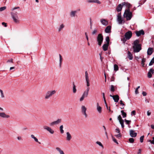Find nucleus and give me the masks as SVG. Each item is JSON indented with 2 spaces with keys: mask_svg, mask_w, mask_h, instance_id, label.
Here are the masks:
<instances>
[{
  "mask_svg": "<svg viewBox=\"0 0 154 154\" xmlns=\"http://www.w3.org/2000/svg\"><path fill=\"white\" fill-rule=\"evenodd\" d=\"M20 8L19 7H15L11 9L12 11L11 12V18L13 21L15 23L17 24L20 23V20L18 16V12L14 10L16 9Z\"/></svg>",
  "mask_w": 154,
  "mask_h": 154,
  "instance_id": "nucleus-1",
  "label": "nucleus"
},
{
  "mask_svg": "<svg viewBox=\"0 0 154 154\" xmlns=\"http://www.w3.org/2000/svg\"><path fill=\"white\" fill-rule=\"evenodd\" d=\"M139 43L140 40L139 39H136L134 41L133 44V48L134 52H138L141 50V45Z\"/></svg>",
  "mask_w": 154,
  "mask_h": 154,
  "instance_id": "nucleus-2",
  "label": "nucleus"
},
{
  "mask_svg": "<svg viewBox=\"0 0 154 154\" xmlns=\"http://www.w3.org/2000/svg\"><path fill=\"white\" fill-rule=\"evenodd\" d=\"M123 16L126 18L127 20H131L132 17V13L130 11V9L127 8L125 10Z\"/></svg>",
  "mask_w": 154,
  "mask_h": 154,
  "instance_id": "nucleus-3",
  "label": "nucleus"
},
{
  "mask_svg": "<svg viewBox=\"0 0 154 154\" xmlns=\"http://www.w3.org/2000/svg\"><path fill=\"white\" fill-rule=\"evenodd\" d=\"M56 92L55 90L49 91H47L45 93V99L47 100L50 98Z\"/></svg>",
  "mask_w": 154,
  "mask_h": 154,
  "instance_id": "nucleus-4",
  "label": "nucleus"
},
{
  "mask_svg": "<svg viewBox=\"0 0 154 154\" xmlns=\"http://www.w3.org/2000/svg\"><path fill=\"white\" fill-rule=\"evenodd\" d=\"M103 37L101 34H99L97 38V44L99 46H100L103 42Z\"/></svg>",
  "mask_w": 154,
  "mask_h": 154,
  "instance_id": "nucleus-5",
  "label": "nucleus"
},
{
  "mask_svg": "<svg viewBox=\"0 0 154 154\" xmlns=\"http://www.w3.org/2000/svg\"><path fill=\"white\" fill-rule=\"evenodd\" d=\"M117 17V20L119 24H122V23H125V21L122 18L121 12L118 14Z\"/></svg>",
  "mask_w": 154,
  "mask_h": 154,
  "instance_id": "nucleus-6",
  "label": "nucleus"
},
{
  "mask_svg": "<svg viewBox=\"0 0 154 154\" xmlns=\"http://www.w3.org/2000/svg\"><path fill=\"white\" fill-rule=\"evenodd\" d=\"M43 128L44 129L46 130L51 134H53L54 133V131L49 126L45 125L43 126Z\"/></svg>",
  "mask_w": 154,
  "mask_h": 154,
  "instance_id": "nucleus-7",
  "label": "nucleus"
},
{
  "mask_svg": "<svg viewBox=\"0 0 154 154\" xmlns=\"http://www.w3.org/2000/svg\"><path fill=\"white\" fill-rule=\"evenodd\" d=\"M132 34L131 31H129L125 33L124 36L127 40H129L132 37Z\"/></svg>",
  "mask_w": 154,
  "mask_h": 154,
  "instance_id": "nucleus-8",
  "label": "nucleus"
},
{
  "mask_svg": "<svg viewBox=\"0 0 154 154\" xmlns=\"http://www.w3.org/2000/svg\"><path fill=\"white\" fill-rule=\"evenodd\" d=\"M81 112L82 114L84 115L85 118L87 117L88 115L86 113L87 108L83 105H82L81 107Z\"/></svg>",
  "mask_w": 154,
  "mask_h": 154,
  "instance_id": "nucleus-9",
  "label": "nucleus"
},
{
  "mask_svg": "<svg viewBox=\"0 0 154 154\" xmlns=\"http://www.w3.org/2000/svg\"><path fill=\"white\" fill-rule=\"evenodd\" d=\"M136 34L137 36L139 37L141 35H144L145 33L143 30H141L139 31H136Z\"/></svg>",
  "mask_w": 154,
  "mask_h": 154,
  "instance_id": "nucleus-10",
  "label": "nucleus"
},
{
  "mask_svg": "<svg viewBox=\"0 0 154 154\" xmlns=\"http://www.w3.org/2000/svg\"><path fill=\"white\" fill-rule=\"evenodd\" d=\"M123 6L122 3L119 4L116 7V10L118 12H120L122 11Z\"/></svg>",
  "mask_w": 154,
  "mask_h": 154,
  "instance_id": "nucleus-11",
  "label": "nucleus"
},
{
  "mask_svg": "<svg viewBox=\"0 0 154 154\" xmlns=\"http://www.w3.org/2000/svg\"><path fill=\"white\" fill-rule=\"evenodd\" d=\"M90 88L89 87H88L86 90L84 91L82 95L85 97H87L89 91V90Z\"/></svg>",
  "mask_w": 154,
  "mask_h": 154,
  "instance_id": "nucleus-12",
  "label": "nucleus"
},
{
  "mask_svg": "<svg viewBox=\"0 0 154 154\" xmlns=\"http://www.w3.org/2000/svg\"><path fill=\"white\" fill-rule=\"evenodd\" d=\"M153 73L154 70L153 69H150L148 73V77L149 78H151L152 77V74H153Z\"/></svg>",
  "mask_w": 154,
  "mask_h": 154,
  "instance_id": "nucleus-13",
  "label": "nucleus"
},
{
  "mask_svg": "<svg viewBox=\"0 0 154 154\" xmlns=\"http://www.w3.org/2000/svg\"><path fill=\"white\" fill-rule=\"evenodd\" d=\"M122 6H125L127 8L130 9L131 5L130 3L128 2H123L122 3Z\"/></svg>",
  "mask_w": 154,
  "mask_h": 154,
  "instance_id": "nucleus-14",
  "label": "nucleus"
},
{
  "mask_svg": "<svg viewBox=\"0 0 154 154\" xmlns=\"http://www.w3.org/2000/svg\"><path fill=\"white\" fill-rule=\"evenodd\" d=\"M77 13L76 11H72L70 13L69 15L71 17H74L76 16V14Z\"/></svg>",
  "mask_w": 154,
  "mask_h": 154,
  "instance_id": "nucleus-15",
  "label": "nucleus"
},
{
  "mask_svg": "<svg viewBox=\"0 0 154 154\" xmlns=\"http://www.w3.org/2000/svg\"><path fill=\"white\" fill-rule=\"evenodd\" d=\"M14 138L15 140L19 141H22L23 140V137L21 135H15Z\"/></svg>",
  "mask_w": 154,
  "mask_h": 154,
  "instance_id": "nucleus-16",
  "label": "nucleus"
},
{
  "mask_svg": "<svg viewBox=\"0 0 154 154\" xmlns=\"http://www.w3.org/2000/svg\"><path fill=\"white\" fill-rule=\"evenodd\" d=\"M153 51V48H149L147 50V54L148 55H150Z\"/></svg>",
  "mask_w": 154,
  "mask_h": 154,
  "instance_id": "nucleus-17",
  "label": "nucleus"
},
{
  "mask_svg": "<svg viewBox=\"0 0 154 154\" xmlns=\"http://www.w3.org/2000/svg\"><path fill=\"white\" fill-rule=\"evenodd\" d=\"M100 22L104 26H106L108 24V21L104 19H101Z\"/></svg>",
  "mask_w": 154,
  "mask_h": 154,
  "instance_id": "nucleus-18",
  "label": "nucleus"
},
{
  "mask_svg": "<svg viewBox=\"0 0 154 154\" xmlns=\"http://www.w3.org/2000/svg\"><path fill=\"white\" fill-rule=\"evenodd\" d=\"M0 116L3 118H8L10 116L6 115L4 112H0Z\"/></svg>",
  "mask_w": 154,
  "mask_h": 154,
  "instance_id": "nucleus-19",
  "label": "nucleus"
},
{
  "mask_svg": "<svg viewBox=\"0 0 154 154\" xmlns=\"http://www.w3.org/2000/svg\"><path fill=\"white\" fill-rule=\"evenodd\" d=\"M111 26H107L105 30V32L106 33H109L111 32Z\"/></svg>",
  "mask_w": 154,
  "mask_h": 154,
  "instance_id": "nucleus-20",
  "label": "nucleus"
},
{
  "mask_svg": "<svg viewBox=\"0 0 154 154\" xmlns=\"http://www.w3.org/2000/svg\"><path fill=\"white\" fill-rule=\"evenodd\" d=\"M113 99L114 100L115 102H118L119 100V97L117 95H113Z\"/></svg>",
  "mask_w": 154,
  "mask_h": 154,
  "instance_id": "nucleus-21",
  "label": "nucleus"
},
{
  "mask_svg": "<svg viewBox=\"0 0 154 154\" xmlns=\"http://www.w3.org/2000/svg\"><path fill=\"white\" fill-rule=\"evenodd\" d=\"M59 67L60 68L61 67L62 63L63 61V58L60 54H59Z\"/></svg>",
  "mask_w": 154,
  "mask_h": 154,
  "instance_id": "nucleus-22",
  "label": "nucleus"
},
{
  "mask_svg": "<svg viewBox=\"0 0 154 154\" xmlns=\"http://www.w3.org/2000/svg\"><path fill=\"white\" fill-rule=\"evenodd\" d=\"M128 57L130 60H132L133 59V56L131 52L128 51Z\"/></svg>",
  "mask_w": 154,
  "mask_h": 154,
  "instance_id": "nucleus-23",
  "label": "nucleus"
},
{
  "mask_svg": "<svg viewBox=\"0 0 154 154\" xmlns=\"http://www.w3.org/2000/svg\"><path fill=\"white\" fill-rule=\"evenodd\" d=\"M109 44H105L103 46V49L104 51H106L108 48Z\"/></svg>",
  "mask_w": 154,
  "mask_h": 154,
  "instance_id": "nucleus-24",
  "label": "nucleus"
},
{
  "mask_svg": "<svg viewBox=\"0 0 154 154\" xmlns=\"http://www.w3.org/2000/svg\"><path fill=\"white\" fill-rule=\"evenodd\" d=\"M97 109L99 113H101L102 112V108L99 106L98 103H97Z\"/></svg>",
  "mask_w": 154,
  "mask_h": 154,
  "instance_id": "nucleus-25",
  "label": "nucleus"
},
{
  "mask_svg": "<svg viewBox=\"0 0 154 154\" xmlns=\"http://www.w3.org/2000/svg\"><path fill=\"white\" fill-rule=\"evenodd\" d=\"M64 27V25L63 24H61L59 26V28L58 29V31L59 32H60L62 30L63 28Z\"/></svg>",
  "mask_w": 154,
  "mask_h": 154,
  "instance_id": "nucleus-26",
  "label": "nucleus"
},
{
  "mask_svg": "<svg viewBox=\"0 0 154 154\" xmlns=\"http://www.w3.org/2000/svg\"><path fill=\"white\" fill-rule=\"evenodd\" d=\"M73 87L72 88V91L73 93H75L76 92L77 90L76 88V86L75 85L74 83H73Z\"/></svg>",
  "mask_w": 154,
  "mask_h": 154,
  "instance_id": "nucleus-27",
  "label": "nucleus"
},
{
  "mask_svg": "<svg viewBox=\"0 0 154 154\" xmlns=\"http://www.w3.org/2000/svg\"><path fill=\"white\" fill-rule=\"evenodd\" d=\"M56 125H58L62 121V119H57L56 121H54Z\"/></svg>",
  "mask_w": 154,
  "mask_h": 154,
  "instance_id": "nucleus-28",
  "label": "nucleus"
},
{
  "mask_svg": "<svg viewBox=\"0 0 154 154\" xmlns=\"http://www.w3.org/2000/svg\"><path fill=\"white\" fill-rule=\"evenodd\" d=\"M85 77L86 81L89 80L88 76V74L87 71L85 72Z\"/></svg>",
  "mask_w": 154,
  "mask_h": 154,
  "instance_id": "nucleus-29",
  "label": "nucleus"
},
{
  "mask_svg": "<svg viewBox=\"0 0 154 154\" xmlns=\"http://www.w3.org/2000/svg\"><path fill=\"white\" fill-rule=\"evenodd\" d=\"M63 125H60V130L61 134H63L64 133V131L63 130Z\"/></svg>",
  "mask_w": 154,
  "mask_h": 154,
  "instance_id": "nucleus-30",
  "label": "nucleus"
},
{
  "mask_svg": "<svg viewBox=\"0 0 154 154\" xmlns=\"http://www.w3.org/2000/svg\"><path fill=\"white\" fill-rule=\"evenodd\" d=\"M137 133L134 132V131L132 130H131L130 131V135H137Z\"/></svg>",
  "mask_w": 154,
  "mask_h": 154,
  "instance_id": "nucleus-31",
  "label": "nucleus"
},
{
  "mask_svg": "<svg viewBox=\"0 0 154 154\" xmlns=\"http://www.w3.org/2000/svg\"><path fill=\"white\" fill-rule=\"evenodd\" d=\"M31 137L33 138L35 141L37 142H38L40 144L41 143L39 142H38V139L34 136V135H31Z\"/></svg>",
  "mask_w": 154,
  "mask_h": 154,
  "instance_id": "nucleus-32",
  "label": "nucleus"
},
{
  "mask_svg": "<svg viewBox=\"0 0 154 154\" xmlns=\"http://www.w3.org/2000/svg\"><path fill=\"white\" fill-rule=\"evenodd\" d=\"M121 112L123 116V118H124L126 117V113L125 112H124L123 110H121Z\"/></svg>",
  "mask_w": 154,
  "mask_h": 154,
  "instance_id": "nucleus-33",
  "label": "nucleus"
},
{
  "mask_svg": "<svg viewBox=\"0 0 154 154\" xmlns=\"http://www.w3.org/2000/svg\"><path fill=\"white\" fill-rule=\"evenodd\" d=\"M114 69L116 71H118L119 70V67L116 64L114 65Z\"/></svg>",
  "mask_w": 154,
  "mask_h": 154,
  "instance_id": "nucleus-34",
  "label": "nucleus"
},
{
  "mask_svg": "<svg viewBox=\"0 0 154 154\" xmlns=\"http://www.w3.org/2000/svg\"><path fill=\"white\" fill-rule=\"evenodd\" d=\"M109 36H107L106 37V43L108 44H109Z\"/></svg>",
  "mask_w": 154,
  "mask_h": 154,
  "instance_id": "nucleus-35",
  "label": "nucleus"
},
{
  "mask_svg": "<svg viewBox=\"0 0 154 154\" xmlns=\"http://www.w3.org/2000/svg\"><path fill=\"white\" fill-rule=\"evenodd\" d=\"M56 149L60 153L62 152L63 151L59 147H56Z\"/></svg>",
  "mask_w": 154,
  "mask_h": 154,
  "instance_id": "nucleus-36",
  "label": "nucleus"
},
{
  "mask_svg": "<svg viewBox=\"0 0 154 154\" xmlns=\"http://www.w3.org/2000/svg\"><path fill=\"white\" fill-rule=\"evenodd\" d=\"M118 119L119 120V122L124 121V120L122 119L121 116L120 115H119L118 117Z\"/></svg>",
  "mask_w": 154,
  "mask_h": 154,
  "instance_id": "nucleus-37",
  "label": "nucleus"
},
{
  "mask_svg": "<svg viewBox=\"0 0 154 154\" xmlns=\"http://www.w3.org/2000/svg\"><path fill=\"white\" fill-rule=\"evenodd\" d=\"M110 87V91L112 92H114L115 91L114 86L113 85H111Z\"/></svg>",
  "mask_w": 154,
  "mask_h": 154,
  "instance_id": "nucleus-38",
  "label": "nucleus"
},
{
  "mask_svg": "<svg viewBox=\"0 0 154 154\" xmlns=\"http://www.w3.org/2000/svg\"><path fill=\"white\" fill-rule=\"evenodd\" d=\"M72 138L71 135H67L66 139L68 141L70 140Z\"/></svg>",
  "mask_w": 154,
  "mask_h": 154,
  "instance_id": "nucleus-39",
  "label": "nucleus"
},
{
  "mask_svg": "<svg viewBox=\"0 0 154 154\" xmlns=\"http://www.w3.org/2000/svg\"><path fill=\"white\" fill-rule=\"evenodd\" d=\"M146 60V59L144 58L142 59L141 64H142L143 66H144V65L145 64L144 62H145Z\"/></svg>",
  "mask_w": 154,
  "mask_h": 154,
  "instance_id": "nucleus-40",
  "label": "nucleus"
},
{
  "mask_svg": "<svg viewBox=\"0 0 154 154\" xmlns=\"http://www.w3.org/2000/svg\"><path fill=\"white\" fill-rule=\"evenodd\" d=\"M148 142H150L152 144H154V137H152V140H149Z\"/></svg>",
  "mask_w": 154,
  "mask_h": 154,
  "instance_id": "nucleus-41",
  "label": "nucleus"
},
{
  "mask_svg": "<svg viewBox=\"0 0 154 154\" xmlns=\"http://www.w3.org/2000/svg\"><path fill=\"white\" fill-rule=\"evenodd\" d=\"M96 143L99 145L100 146H101L102 148H103V146L101 143L99 141H97L96 142Z\"/></svg>",
  "mask_w": 154,
  "mask_h": 154,
  "instance_id": "nucleus-42",
  "label": "nucleus"
},
{
  "mask_svg": "<svg viewBox=\"0 0 154 154\" xmlns=\"http://www.w3.org/2000/svg\"><path fill=\"white\" fill-rule=\"evenodd\" d=\"M125 121L126 122V124L128 125H129L131 122V120H128L126 119H125Z\"/></svg>",
  "mask_w": 154,
  "mask_h": 154,
  "instance_id": "nucleus-43",
  "label": "nucleus"
},
{
  "mask_svg": "<svg viewBox=\"0 0 154 154\" xmlns=\"http://www.w3.org/2000/svg\"><path fill=\"white\" fill-rule=\"evenodd\" d=\"M128 140H129V142L131 143H133L134 141V139L132 138H130Z\"/></svg>",
  "mask_w": 154,
  "mask_h": 154,
  "instance_id": "nucleus-44",
  "label": "nucleus"
},
{
  "mask_svg": "<svg viewBox=\"0 0 154 154\" xmlns=\"http://www.w3.org/2000/svg\"><path fill=\"white\" fill-rule=\"evenodd\" d=\"M97 29H94L93 31L92 32V34L93 35H94L96 34V33L97 32Z\"/></svg>",
  "mask_w": 154,
  "mask_h": 154,
  "instance_id": "nucleus-45",
  "label": "nucleus"
},
{
  "mask_svg": "<svg viewBox=\"0 0 154 154\" xmlns=\"http://www.w3.org/2000/svg\"><path fill=\"white\" fill-rule=\"evenodd\" d=\"M0 93L1 94L2 98H4L5 97V96H4V93H3L2 90L1 89H0Z\"/></svg>",
  "mask_w": 154,
  "mask_h": 154,
  "instance_id": "nucleus-46",
  "label": "nucleus"
},
{
  "mask_svg": "<svg viewBox=\"0 0 154 154\" xmlns=\"http://www.w3.org/2000/svg\"><path fill=\"white\" fill-rule=\"evenodd\" d=\"M140 88V86H138L137 87L136 89L135 92L136 94H138L139 93L138 91V89L139 88Z\"/></svg>",
  "mask_w": 154,
  "mask_h": 154,
  "instance_id": "nucleus-47",
  "label": "nucleus"
},
{
  "mask_svg": "<svg viewBox=\"0 0 154 154\" xmlns=\"http://www.w3.org/2000/svg\"><path fill=\"white\" fill-rule=\"evenodd\" d=\"M144 138V136L143 135L141 136L140 138V141L141 143H142L143 142V139Z\"/></svg>",
  "mask_w": 154,
  "mask_h": 154,
  "instance_id": "nucleus-48",
  "label": "nucleus"
},
{
  "mask_svg": "<svg viewBox=\"0 0 154 154\" xmlns=\"http://www.w3.org/2000/svg\"><path fill=\"white\" fill-rule=\"evenodd\" d=\"M6 8V6H4L3 7H2L0 8V11H2L5 10Z\"/></svg>",
  "mask_w": 154,
  "mask_h": 154,
  "instance_id": "nucleus-49",
  "label": "nucleus"
},
{
  "mask_svg": "<svg viewBox=\"0 0 154 154\" xmlns=\"http://www.w3.org/2000/svg\"><path fill=\"white\" fill-rule=\"evenodd\" d=\"M126 40H127V39H126L125 38V37L124 38H122L121 39V41H122L123 42V43H125V42H126Z\"/></svg>",
  "mask_w": 154,
  "mask_h": 154,
  "instance_id": "nucleus-50",
  "label": "nucleus"
},
{
  "mask_svg": "<svg viewBox=\"0 0 154 154\" xmlns=\"http://www.w3.org/2000/svg\"><path fill=\"white\" fill-rule=\"evenodd\" d=\"M112 140L114 142H115V143H116V144H118V142H117V140H116V138H115L114 137H113L112 136Z\"/></svg>",
  "mask_w": 154,
  "mask_h": 154,
  "instance_id": "nucleus-51",
  "label": "nucleus"
},
{
  "mask_svg": "<svg viewBox=\"0 0 154 154\" xmlns=\"http://www.w3.org/2000/svg\"><path fill=\"white\" fill-rule=\"evenodd\" d=\"M54 125H56L55 121H54L50 123V125L51 126H53Z\"/></svg>",
  "mask_w": 154,
  "mask_h": 154,
  "instance_id": "nucleus-52",
  "label": "nucleus"
},
{
  "mask_svg": "<svg viewBox=\"0 0 154 154\" xmlns=\"http://www.w3.org/2000/svg\"><path fill=\"white\" fill-rule=\"evenodd\" d=\"M119 123L121 125L122 127V128H123L124 127V121H122V122H120Z\"/></svg>",
  "mask_w": 154,
  "mask_h": 154,
  "instance_id": "nucleus-53",
  "label": "nucleus"
},
{
  "mask_svg": "<svg viewBox=\"0 0 154 154\" xmlns=\"http://www.w3.org/2000/svg\"><path fill=\"white\" fill-rule=\"evenodd\" d=\"M94 3H97L98 4H100L101 2L99 1L98 0H94Z\"/></svg>",
  "mask_w": 154,
  "mask_h": 154,
  "instance_id": "nucleus-54",
  "label": "nucleus"
},
{
  "mask_svg": "<svg viewBox=\"0 0 154 154\" xmlns=\"http://www.w3.org/2000/svg\"><path fill=\"white\" fill-rule=\"evenodd\" d=\"M131 115H135L136 114V111L135 110H133L131 112Z\"/></svg>",
  "mask_w": 154,
  "mask_h": 154,
  "instance_id": "nucleus-55",
  "label": "nucleus"
},
{
  "mask_svg": "<svg viewBox=\"0 0 154 154\" xmlns=\"http://www.w3.org/2000/svg\"><path fill=\"white\" fill-rule=\"evenodd\" d=\"M85 97H84L82 95V97H81V98H80V101H82V100H83L84 98H85Z\"/></svg>",
  "mask_w": 154,
  "mask_h": 154,
  "instance_id": "nucleus-56",
  "label": "nucleus"
},
{
  "mask_svg": "<svg viewBox=\"0 0 154 154\" xmlns=\"http://www.w3.org/2000/svg\"><path fill=\"white\" fill-rule=\"evenodd\" d=\"M87 2L88 3H94V0H88Z\"/></svg>",
  "mask_w": 154,
  "mask_h": 154,
  "instance_id": "nucleus-57",
  "label": "nucleus"
},
{
  "mask_svg": "<svg viewBox=\"0 0 154 154\" xmlns=\"http://www.w3.org/2000/svg\"><path fill=\"white\" fill-rule=\"evenodd\" d=\"M86 81L87 83V86L88 87L90 86L89 80Z\"/></svg>",
  "mask_w": 154,
  "mask_h": 154,
  "instance_id": "nucleus-58",
  "label": "nucleus"
},
{
  "mask_svg": "<svg viewBox=\"0 0 154 154\" xmlns=\"http://www.w3.org/2000/svg\"><path fill=\"white\" fill-rule=\"evenodd\" d=\"M154 62L153 61L151 60V61L149 63V66H151L153 64V63H154Z\"/></svg>",
  "mask_w": 154,
  "mask_h": 154,
  "instance_id": "nucleus-59",
  "label": "nucleus"
},
{
  "mask_svg": "<svg viewBox=\"0 0 154 154\" xmlns=\"http://www.w3.org/2000/svg\"><path fill=\"white\" fill-rule=\"evenodd\" d=\"M2 25L4 26L5 27L7 26V23H5V22H2Z\"/></svg>",
  "mask_w": 154,
  "mask_h": 154,
  "instance_id": "nucleus-60",
  "label": "nucleus"
},
{
  "mask_svg": "<svg viewBox=\"0 0 154 154\" xmlns=\"http://www.w3.org/2000/svg\"><path fill=\"white\" fill-rule=\"evenodd\" d=\"M120 103L121 105H122V106H125V104L123 103V101L122 100H120Z\"/></svg>",
  "mask_w": 154,
  "mask_h": 154,
  "instance_id": "nucleus-61",
  "label": "nucleus"
},
{
  "mask_svg": "<svg viewBox=\"0 0 154 154\" xmlns=\"http://www.w3.org/2000/svg\"><path fill=\"white\" fill-rule=\"evenodd\" d=\"M151 114V112L149 111V110L147 111V115L148 116H149Z\"/></svg>",
  "mask_w": 154,
  "mask_h": 154,
  "instance_id": "nucleus-62",
  "label": "nucleus"
},
{
  "mask_svg": "<svg viewBox=\"0 0 154 154\" xmlns=\"http://www.w3.org/2000/svg\"><path fill=\"white\" fill-rule=\"evenodd\" d=\"M142 94L143 96H146V95L147 93L145 91H143L142 92Z\"/></svg>",
  "mask_w": 154,
  "mask_h": 154,
  "instance_id": "nucleus-63",
  "label": "nucleus"
},
{
  "mask_svg": "<svg viewBox=\"0 0 154 154\" xmlns=\"http://www.w3.org/2000/svg\"><path fill=\"white\" fill-rule=\"evenodd\" d=\"M116 132L119 133V128H117L116 130Z\"/></svg>",
  "mask_w": 154,
  "mask_h": 154,
  "instance_id": "nucleus-64",
  "label": "nucleus"
}]
</instances>
